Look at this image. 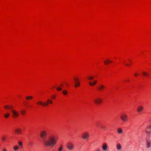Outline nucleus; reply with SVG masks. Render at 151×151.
I'll use <instances>...</instances> for the list:
<instances>
[{
	"mask_svg": "<svg viewBox=\"0 0 151 151\" xmlns=\"http://www.w3.org/2000/svg\"><path fill=\"white\" fill-rule=\"evenodd\" d=\"M145 132L147 135H149L151 132V125L147 126L145 130Z\"/></svg>",
	"mask_w": 151,
	"mask_h": 151,
	"instance_id": "obj_8",
	"label": "nucleus"
},
{
	"mask_svg": "<svg viewBox=\"0 0 151 151\" xmlns=\"http://www.w3.org/2000/svg\"><path fill=\"white\" fill-rule=\"evenodd\" d=\"M60 86H61V87H63V85H60Z\"/></svg>",
	"mask_w": 151,
	"mask_h": 151,
	"instance_id": "obj_39",
	"label": "nucleus"
},
{
	"mask_svg": "<svg viewBox=\"0 0 151 151\" xmlns=\"http://www.w3.org/2000/svg\"><path fill=\"white\" fill-rule=\"evenodd\" d=\"M90 137V134L88 132H83L81 138L84 140L87 139Z\"/></svg>",
	"mask_w": 151,
	"mask_h": 151,
	"instance_id": "obj_2",
	"label": "nucleus"
},
{
	"mask_svg": "<svg viewBox=\"0 0 151 151\" xmlns=\"http://www.w3.org/2000/svg\"><path fill=\"white\" fill-rule=\"evenodd\" d=\"M144 108L143 106H139L138 107L137 109V111L139 113H141L144 110Z\"/></svg>",
	"mask_w": 151,
	"mask_h": 151,
	"instance_id": "obj_9",
	"label": "nucleus"
},
{
	"mask_svg": "<svg viewBox=\"0 0 151 151\" xmlns=\"http://www.w3.org/2000/svg\"><path fill=\"white\" fill-rule=\"evenodd\" d=\"M116 149L120 151L122 150V147L119 143L117 144L116 145Z\"/></svg>",
	"mask_w": 151,
	"mask_h": 151,
	"instance_id": "obj_11",
	"label": "nucleus"
},
{
	"mask_svg": "<svg viewBox=\"0 0 151 151\" xmlns=\"http://www.w3.org/2000/svg\"><path fill=\"white\" fill-rule=\"evenodd\" d=\"M80 85V83L79 81H78L77 82H76L75 85V87H77L78 86H79Z\"/></svg>",
	"mask_w": 151,
	"mask_h": 151,
	"instance_id": "obj_20",
	"label": "nucleus"
},
{
	"mask_svg": "<svg viewBox=\"0 0 151 151\" xmlns=\"http://www.w3.org/2000/svg\"><path fill=\"white\" fill-rule=\"evenodd\" d=\"M19 145L20 147H22V143L21 142H19Z\"/></svg>",
	"mask_w": 151,
	"mask_h": 151,
	"instance_id": "obj_28",
	"label": "nucleus"
},
{
	"mask_svg": "<svg viewBox=\"0 0 151 151\" xmlns=\"http://www.w3.org/2000/svg\"><path fill=\"white\" fill-rule=\"evenodd\" d=\"M56 89L57 90V91H60L62 90V88L60 87H57Z\"/></svg>",
	"mask_w": 151,
	"mask_h": 151,
	"instance_id": "obj_26",
	"label": "nucleus"
},
{
	"mask_svg": "<svg viewBox=\"0 0 151 151\" xmlns=\"http://www.w3.org/2000/svg\"><path fill=\"white\" fill-rule=\"evenodd\" d=\"M37 104L38 105H41L43 106H48V103L46 102H42L41 101H39L37 102Z\"/></svg>",
	"mask_w": 151,
	"mask_h": 151,
	"instance_id": "obj_6",
	"label": "nucleus"
},
{
	"mask_svg": "<svg viewBox=\"0 0 151 151\" xmlns=\"http://www.w3.org/2000/svg\"><path fill=\"white\" fill-rule=\"evenodd\" d=\"M47 103H48V105L49 104H52V101L50 99H47Z\"/></svg>",
	"mask_w": 151,
	"mask_h": 151,
	"instance_id": "obj_21",
	"label": "nucleus"
},
{
	"mask_svg": "<svg viewBox=\"0 0 151 151\" xmlns=\"http://www.w3.org/2000/svg\"><path fill=\"white\" fill-rule=\"evenodd\" d=\"M102 149L104 151H106L108 148L106 144H104L102 145Z\"/></svg>",
	"mask_w": 151,
	"mask_h": 151,
	"instance_id": "obj_14",
	"label": "nucleus"
},
{
	"mask_svg": "<svg viewBox=\"0 0 151 151\" xmlns=\"http://www.w3.org/2000/svg\"><path fill=\"white\" fill-rule=\"evenodd\" d=\"M4 108L6 109H12L13 107L12 105H6L4 106Z\"/></svg>",
	"mask_w": 151,
	"mask_h": 151,
	"instance_id": "obj_10",
	"label": "nucleus"
},
{
	"mask_svg": "<svg viewBox=\"0 0 151 151\" xmlns=\"http://www.w3.org/2000/svg\"><path fill=\"white\" fill-rule=\"evenodd\" d=\"M15 132L18 134H22V131L19 128H18L15 129Z\"/></svg>",
	"mask_w": 151,
	"mask_h": 151,
	"instance_id": "obj_12",
	"label": "nucleus"
},
{
	"mask_svg": "<svg viewBox=\"0 0 151 151\" xmlns=\"http://www.w3.org/2000/svg\"><path fill=\"white\" fill-rule=\"evenodd\" d=\"M68 91L66 90H64L63 91L62 93L64 95H66L68 94Z\"/></svg>",
	"mask_w": 151,
	"mask_h": 151,
	"instance_id": "obj_22",
	"label": "nucleus"
},
{
	"mask_svg": "<svg viewBox=\"0 0 151 151\" xmlns=\"http://www.w3.org/2000/svg\"><path fill=\"white\" fill-rule=\"evenodd\" d=\"M118 133L119 134H122L123 133V130L121 128H119L117 129Z\"/></svg>",
	"mask_w": 151,
	"mask_h": 151,
	"instance_id": "obj_16",
	"label": "nucleus"
},
{
	"mask_svg": "<svg viewBox=\"0 0 151 151\" xmlns=\"http://www.w3.org/2000/svg\"><path fill=\"white\" fill-rule=\"evenodd\" d=\"M3 151H7L6 148H4L3 150Z\"/></svg>",
	"mask_w": 151,
	"mask_h": 151,
	"instance_id": "obj_34",
	"label": "nucleus"
},
{
	"mask_svg": "<svg viewBox=\"0 0 151 151\" xmlns=\"http://www.w3.org/2000/svg\"><path fill=\"white\" fill-rule=\"evenodd\" d=\"M74 80L76 83L78 81H79L78 80V79L77 78H75Z\"/></svg>",
	"mask_w": 151,
	"mask_h": 151,
	"instance_id": "obj_32",
	"label": "nucleus"
},
{
	"mask_svg": "<svg viewBox=\"0 0 151 151\" xmlns=\"http://www.w3.org/2000/svg\"><path fill=\"white\" fill-rule=\"evenodd\" d=\"M137 73H136L134 75L135 76H137Z\"/></svg>",
	"mask_w": 151,
	"mask_h": 151,
	"instance_id": "obj_35",
	"label": "nucleus"
},
{
	"mask_svg": "<svg viewBox=\"0 0 151 151\" xmlns=\"http://www.w3.org/2000/svg\"><path fill=\"white\" fill-rule=\"evenodd\" d=\"M105 88V87L102 85H100L98 88V89L99 91H103Z\"/></svg>",
	"mask_w": 151,
	"mask_h": 151,
	"instance_id": "obj_13",
	"label": "nucleus"
},
{
	"mask_svg": "<svg viewBox=\"0 0 151 151\" xmlns=\"http://www.w3.org/2000/svg\"><path fill=\"white\" fill-rule=\"evenodd\" d=\"M47 135V133L45 131H42L40 133V136L45 145L46 147H52L55 145L58 140V137L56 136H53L46 140L45 138Z\"/></svg>",
	"mask_w": 151,
	"mask_h": 151,
	"instance_id": "obj_1",
	"label": "nucleus"
},
{
	"mask_svg": "<svg viewBox=\"0 0 151 151\" xmlns=\"http://www.w3.org/2000/svg\"><path fill=\"white\" fill-rule=\"evenodd\" d=\"M94 77L93 76H90L89 77H88L87 78L89 80H91L93 79Z\"/></svg>",
	"mask_w": 151,
	"mask_h": 151,
	"instance_id": "obj_24",
	"label": "nucleus"
},
{
	"mask_svg": "<svg viewBox=\"0 0 151 151\" xmlns=\"http://www.w3.org/2000/svg\"><path fill=\"white\" fill-rule=\"evenodd\" d=\"M151 147V143L149 141H147V148H149Z\"/></svg>",
	"mask_w": 151,
	"mask_h": 151,
	"instance_id": "obj_17",
	"label": "nucleus"
},
{
	"mask_svg": "<svg viewBox=\"0 0 151 151\" xmlns=\"http://www.w3.org/2000/svg\"><path fill=\"white\" fill-rule=\"evenodd\" d=\"M10 115V114L9 113H6L4 115V116L6 118H8Z\"/></svg>",
	"mask_w": 151,
	"mask_h": 151,
	"instance_id": "obj_19",
	"label": "nucleus"
},
{
	"mask_svg": "<svg viewBox=\"0 0 151 151\" xmlns=\"http://www.w3.org/2000/svg\"><path fill=\"white\" fill-rule=\"evenodd\" d=\"M107 61L109 62V63H111L112 62V61L108 60H107Z\"/></svg>",
	"mask_w": 151,
	"mask_h": 151,
	"instance_id": "obj_33",
	"label": "nucleus"
},
{
	"mask_svg": "<svg viewBox=\"0 0 151 151\" xmlns=\"http://www.w3.org/2000/svg\"><path fill=\"white\" fill-rule=\"evenodd\" d=\"M33 97L31 96H27L26 97V99L27 100H29L32 99Z\"/></svg>",
	"mask_w": 151,
	"mask_h": 151,
	"instance_id": "obj_23",
	"label": "nucleus"
},
{
	"mask_svg": "<svg viewBox=\"0 0 151 151\" xmlns=\"http://www.w3.org/2000/svg\"><path fill=\"white\" fill-rule=\"evenodd\" d=\"M55 96H54L52 97V98H53V99H54L55 98Z\"/></svg>",
	"mask_w": 151,
	"mask_h": 151,
	"instance_id": "obj_36",
	"label": "nucleus"
},
{
	"mask_svg": "<svg viewBox=\"0 0 151 151\" xmlns=\"http://www.w3.org/2000/svg\"><path fill=\"white\" fill-rule=\"evenodd\" d=\"M126 65L127 66H129V64H126Z\"/></svg>",
	"mask_w": 151,
	"mask_h": 151,
	"instance_id": "obj_37",
	"label": "nucleus"
},
{
	"mask_svg": "<svg viewBox=\"0 0 151 151\" xmlns=\"http://www.w3.org/2000/svg\"><path fill=\"white\" fill-rule=\"evenodd\" d=\"M67 147L68 150H72L73 149L74 145L72 143H69L67 144Z\"/></svg>",
	"mask_w": 151,
	"mask_h": 151,
	"instance_id": "obj_7",
	"label": "nucleus"
},
{
	"mask_svg": "<svg viewBox=\"0 0 151 151\" xmlns=\"http://www.w3.org/2000/svg\"><path fill=\"white\" fill-rule=\"evenodd\" d=\"M142 73L144 75L146 76H148L149 75V74L148 73L145 72H143Z\"/></svg>",
	"mask_w": 151,
	"mask_h": 151,
	"instance_id": "obj_27",
	"label": "nucleus"
},
{
	"mask_svg": "<svg viewBox=\"0 0 151 151\" xmlns=\"http://www.w3.org/2000/svg\"><path fill=\"white\" fill-rule=\"evenodd\" d=\"M120 117L121 119L124 122L126 121L128 119L127 115L124 113L120 115Z\"/></svg>",
	"mask_w": 151,
	"mask_h": 151,
	"instance_id": "obj_3",
	"label": "nucleus"
},
{
	"mask_svg": "<svg viewBox=\"0 0 151 151\" xmlns=\"http://www.w3.org/2000/svg\"><path fill=\"white\" fill-rule=\"evenodd\" d=\"M14 150H17L18 149V147L17 146H15L14 147Z\"/></svg>",
	"mask_w": 151,
	"mask_h": 151,
	"instance_id": "obj_29",
	"label": "nucleus"
},
{
	"mask_svg": "<svg viewBox=\"0 0 151 151\" xmlns=\"http://www.w3.org/2000/svg\"><path fill=\"white\" fill-rule=\"evenodd\" d=\"M93 100L95 104H99L102 102V99L101 98H97L94 99Z\"/></svg>",
	"mask_w": 151,
	"mask_h": 151,
	"instance_id": "obj_5",
	"label": "nucleus"
},
{
	"mask_svg": "<svg viewBox=\"0 0 151 151\" xmlns=\"http://www.w3.org/2000/svg\"><path fill=\"white\" fill-rule=\"evenodd\" d=\"M58 151H63V147L62 145H61L58 147Z\"/></svg>",
	"mask_w": 151,
	"mask_h": 151,
	"instance_id": "obj_18",
	"label": "nucleus"
},
{
	"mask_svg": "<svg viewBox=\"0 0 151 151\" xmlns=\"http://www.w3.org/2000/svg\"><path fill=\"white\" fill-rule=\"evenodd\" d=\"M6 139V138L4 136H3L2 138V141H5Z\"/></svg>",
	"mask_w": 151,
	"mask_h": 151,
	"instance_id": "obj_30",
	"label": "nucleus"
},
{
	"mask_svg": "<svg viewBox=\"0 0 151 151\" xmlns=\"http://www.w3.org/2000/svg\"><path fill=\"white\" fill-rule=\"evenodd\" d=\"M96 151H100V150L99 149L97 150H96Z\"/></svg>",
	"mask_w": 151,
	"mask_h": 151,
	"instance_id": "obj_38",
	"label": "nucleus"
},
{
	"mask_svg": "<svg viewBox=\"0 0 151 151\" xmlns=\"http://www.w3.org/2000/svg\"><path fill=\"white\" fill-rule=\"evenodd\" d=\"M97 83V81L95 80L93 81V83H92L91 82H89V84L91 86H92L95 85H96Z\"/></svg>",
	"mask_w": 151,
	"mask_h": 151,
	"instance_id": "obj_15",
	"label": "nucleus"
},
{
	"mask_svg": "<svg viewBox=\"0 0 151 151\" xmlns=\"http://www.w3.org/2000/svg\"><path fill=\"white\" fill-rule=\"evenodd\" d=\"M107 60H106L104 61V63L106 65H107L108 63H109V62L107 61Z\"/></svg>",
	"mask_w": 151,
	"mask_h": 151,
	"instance_id": "obj_31",
	"label": "nucleus"
},
{
	"mask_svg": "<svg viewBox=\"0 0 151 151\" xmlns=\"http://www.w3.org/2000/svg\"><path fill=\"white\" fill-rule=\"evenodd\" d=\"M25 111L22 110L21 111V113L22 115H24L25 113Z\"/></svg>",
	"mask_w": 151,
	"mask_h": 151,
	"instance_id": "obj_25",
	"label": "nucleus"
},
{
	"mask_svg": "<svg viewBox=\"0 0 151 151\" xmlns=\"http://www.w3.org/2000/svg\"><path fill=\"white\" fill-rule=\"evenodd\" d=\"M11 111L13 118H16L19 116V113L18 111L14 109H12Z\"/></svg>",
	"mask_w": 151,
	"mask_h": 151,
	"instance_id": "obj_4",
	"label": "nucleus"
}]
</instances>
